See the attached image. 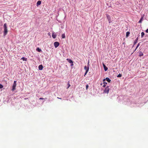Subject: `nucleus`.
Masks as SVG:
<instances>
[{
  "label": "nucleus",
  "mask_w": 148,
  "mask_h": 148,
  "mask_svg": "<svg viewBox=\"0 0 148 148\" xmlns=\"http://www.w3.org/2000/svg\"><path fill=\"white\" fill-rule=\"evenodd\" d=\"M103 65L104 68V70L105 71H106L108 70V68L106 66V65L104 64H103Z\"/></svg>",
  "instance_id": "nucleus-11"
},
{
  "label": "nucleus",
  "mask_w": 148,
  "mask_h": 148,
  "mask_svg": "<svg viewBox=\"0 0 148 148\" xmlns=\"http://www.w3.org/2000/svg\"><path fill=\"white\" fill-rule=\"evenodd\" d=\"M122 76V75L121 74H119L117 75L118 77H121Z\"/></svg>",
  "instance_id": "nucleus-21"
},
{
  "label": "nucleus",
  "mask_w": 148,
  "mask_h": 148,
  "mask_svg": "<svg viewBox=\"0 0 148 148\" xmlns=\"http://www.w3.org/2000/svg\"><path fill=\"white\" fill-rule=\"evenodd\" d=\"M3 87V86L1 84H0V88H2Z\"/></svg>",
  "instance_id": "nucleus-22"
},
{
  "label": "nucleus",
  "mask_w": 148,
  "mask_h": 148,
  "mask_svg": "<svg viewBox=\"0 0 148 148\" xmlns=\"http://www.w3.org/2000/svg\"><path fill=\"white\" fill-rule=\"evenodd\" d=\"M16 81H14L13 85L12 87V91H14L16 89Z\"/></svg>",
  "instance_id": "nucleus-2"
},
{
  "label": "nucleus",
  "mask_w": 148,
  "mask_h": 148,
  "mask_svg": "<svg viewBox=\"0 0 148 148\" xmlns=\"http://www.w3.org/2000/svg\"><path fill=\"white\" fill-rule=\"evenodd\" d=\"M109 89L108 88V87H107L106 88L104 92L105 93H108L109 92Z\"/></svg>",
  "instance_id": "nucleus-6"
},
{
  "label": "nucleus",
  "mask_w": 148,
  "mask_h": 148,
  "mask_svg": "<svg viewBox=\"0 0 148 148\" xmlns=\"http://www.w3.org/2000/svg\"><path fill=\"white\" fill-rule=\"evenodd\" d=\"M84 69L86 71V72L85 73V75L84 76H85L86 74L88 72L89 69V67H87L86 66H84Z\"/></svg>",
  "instance_id": "nucleus-3"
},
{
  "label": "nucleus",
  "mask_w": 148,
  "mask_h": 148,
  "mask_svg": "<svg viewBox=\"0 0 148 148\" xmlns=\"http://www.w3.org/2000/svg\"><path fill=\"white\" fill-rule=\"evenodd\" d=\"M56 35L54 32L52 33V37L53 38H55L56 37Z\"/></svg>",
  "instance_id": "nucleus-9"
},
{
  "label": "nucleus",
  "mask_w": 148,
  "mask_h": 148,
  "mask_svg": "<svg viewBox=\"0 0 148 148\" xmlns=\"http://www.w3.org/2000/svg\"><path fill=\"white\" fill-rule=\"evenodd\" d=\"M105 80H106L108 82H110L111 81V80L108 77H106L105 79Z\"/></svg>",
  "instance_id": "nucleus-12"
},
{
  "label": "nucleus",
  "mask_w": 148,
  "mask_h": 148,
  "mask_svg": "<svg viewBox=\"0 0 148 148\" xmlns=\"http://www.w3.org/2000/svg\"><path fill=\"white\" fill-rule=\"evenodd\" d=\"M41 3V2L40 1H37L36 3V6H38L39 5H40Z\"/></svg>",
  "instance_id": "nucleus-10"
},
{
  "label": "nucleus",
  "mask_w": 148,
  "mask_h": 148,
  "mask_svg": "<svg viewBox=\"0 0 148 148\" xmlns=\"http://www.w3.org/2000/svg\"><path fill=\"white\" fill-rule=\"evenodd\" d=\"M21 59L23 60L24 61H26L27 60V58L24 57H23Z\"/></svg>",
  "instance_id": "nucleus-15"
},
{
  "label": "nucleus",
  "mask_w": 148,
  "mask_h": 148,
  "mask_svg": "<svg viewBox=\"0 0 148 148\" xmlns=\"http://www.w3.org/2000/svg\"><path fill=\"white\" fill-rule=\"evenodd\" d=\"M57 98L59 99H61V98H60L58 97H57Z\"/></svg>",
  "instance_id": "nucleus-29"
},
{
  "label": "nucleus",
  "mask_w": 148,
  "mask_h": 148,
  "mask_svg": "<svg viewBox=\"0 0 148 148\" xmlns=\"http://www.w3.org/2000/svg\"><path fill=\"white\" fill-rule=\"evenodd\" d=\"M105 80V79H104L103 80V84L104 85H105L106 84H107V83L106 82H104Z\"/></svg>",
  "instance_id": "nucleus-20"
},
{
  "label": "nucleus",
  "mask_w": 148,
  "mask_h": 148,
  "mask_svg": "<svg viewBox=\"0 0 148 148\" xmlns=\"http://www.w3.org/2000/svg\"><path fill=\"white\" fill-rule=\"evenodd\" d=\"M69 83H68V87L67 88H69V87L70 86V85L69 84V82H68Z\"/></svg>",
  "instance_id": "nucleus-23"
},
{
  "label": "nucleus",
  "mask_w": 148,
  "mask_h": 148,
  "mask_svg": "<svg viewBox=\"0 0 148 148\" xmlns=\"http://www.w3.org/2000/svg\"><path fill=\"white\" fill-rule=\"evenodd\" d=\"M66 60L69 62V63L71 64V66H72L73 65V61L67 58Z\"/></svg>",
  "instance_id": "nucleus-4"
},
{
  "label": "nucleus",
  "mask_w": 148,
  "mask_h": 148,
  "mask_svg": "<svg viewBox=\"0 0 148 148\" xmlns=\"http://www.w3.org/2000/svg\"><path fill=\"white\" fill-rule=\"evenodd\" d=\"M146 32L147 33H148V29L146 30Z\"/></svg>",
  "instance_id": "nucleus-26"
},
{
  "label": "nucleus",
  "mask_w": 148,
  "mask_h": 148,
  "mask_svg": "<svg viewBox=\"0 0 148 148\" xmlns=\"http://www.w3.org/2000/svg\"><path fill=\"white\" fill-rule=\"evenodd\" d=\"M88 84H87L86 86V89H87L88 88Z\"/></svg>",
  "instance_id": "nucleus-25"
},
{
  "label": "nucleus",
  "mask_w": 148,
  "mask_h": 148,
  "mask_svg": "<svg viewBox=\"0 0 148 148\" xmlns=\"http://www.w3.org/2000/svg\"><path fill=\"white\" fill-rule=\"evenodd\" d=\"M44 99L42 98H39V99Z\"/></svg>",
  "instance_id": "nucleus-27"
},
{
  "label": "nucleus",
  "mask_w": 148,
  "mask_h": 148,
  "mask_svg": "<svg viewBox=\"0 0 148 148\" xmlns=\"http://www.w3.org/2000/svg\"><path fill=\"white\" fill-rule=\"evenodd\" d=\"M43 67L42 65H39L38 66V69L40 70H41L43 69Z\"/></svg>",
  "instance_id": "nucleus-8"
},
{
  "label": "nucleus",
  "mask_w": 148,
  "mask_h": 148,
  "mask_svg": "<svg viewBox=\"0 0 148 148\" xmlns=\"http://www.w3.org/2000/svg\"><path fill=\"white\" fill-rule=\"evenodd\" d=\"M130 34V33L129 32H127L126 34V36L127 37L128 36H129Z\"/></svg>",
  "instance_id": "nucleus-19"
},
{
  "label": "nucleus",
  "mask_w": 148,
  "mask_h": 148,
  "mask_svg": "<svg viewBox=\"0 0 148 148\" xmlns=\"http://www.w3.org/2000/svg\"><path fill=\"white\" fill-rule=\"evenodd\" d=\"M139 45V44H138V45L137 46V47H136V49L137 48V47H138Z\"/></svg>",
  "instance_id": "nucleus-28"
},
{
  "label": "nucleus",
  "mask_w": 148,
  "mask_h": 148,
  "mask_svg": "<svg viewBox=\"0 0 148 148\" xmlns=\"http://www.w3.org/2000/svg\"><path fill=\"white\" fill-rule=\"evenodd\" d=\"M143 56V54L142 52L140 51L139 53V56L140 57L142 56Z\"/></svg>",
  "instance_id": "nucleus-14"
},
{
  "label": "nucleus",
  "mask_w": 148,
  "mask_h": 148,
  "mask_svg": "<svg viewBox=\"0 0 148 148\" xmlns=\"http://www.w3.org/2000/svg\"><path fill=\"white\" fill-rule=\"evenodd\" d=\"M138 40V38H137V39H136V40H135V41H134V44H135L136 43V42H137V40Z\"/></svg>",
  "instance_id": "nucleus-24"
},
{
  "label": "nucleus",
  "mask_w": 148,
  "mask_h": 148,
  "mask_svg": "<svg viewBox=\"0 0 148 148\" xmlns=\"http://www.w3.org/2000/svg\"><path fill=\"white\" fill-rule=\"evenodd\" d=\"M144 32H142L141 33V36L142 38H143L144 36Z\"/></svg>",
  "instance_id": "nucleus-18"
},
{
  "label": "nucleus",
  "mask_w": 148,
  "mask_h": 148,
  "mask_svg": "<svg viewBox=\"0 0 148 148\" xmlns=\"http://www.w3.org/2000/svg\"><path fill=\"white\" fill-rule=\"evenodd\" d=\"M4 28V32L3 35L4 36H5L7 34L8 29L7 24L6 23H5L3 25Z\"/></svg>",
  "instance_id": "nucleus-1"
},
{
  "label": "nucleus",
  "mask_w": 148,
  "mask_h": 148,
  "mask_svg": "<svg viewBox=\"0 0 148 148\" xmlns=\"http://www.w3.org/2000/svg\"><path fill=\"white\" fill-rule=\"evenodd\" d=\"M62 38H65V34H62Z\"/></svg>",
  "instance_id": "nucleus-17"
},
{
  "label": "nucleus",
  "mask_w": 148,
  "mask_h": 148,
  "mask_svg": "<svg viewBox=\"0 0 148 148\" xmlns=\"http://www.w3.org/2000/svg\"><path fill=\"white\" fill-rule=\"evenodd\" d=\"M59 45V43L58 42H55L54 43V45L55 48L57 47Z\"/></svg>",
  "instance_id": "nucleus-5"
},
{
  "label": "nucleus",
  "mask_w": 148,
  "mask_h": 148,
  "mask_svg": "<svg viewBox=\"0 0 148 148\" xmlns=\"http://www.w3.org/2000/svg\"><path fill=\"white\" fill-rule=\"evenodd\" d=\"M36 51H37L39 52H40L42 51L41 49H40L39 48H37L36 49Z\"/></svg>",
  "instance_id": "nucleus-13"
},
{
  "label": "nucleus",
  "mask_w": 148,
  "mask_h": 148,
  "mask_svg": "<svg viewBox=\"0 0 148 148\" xmlns=\"http://www.w3.org/2000/svg\"><path fill=\"white\" fill-rule=\"evenodd\" d=\"M143 17H142L140 19V20H139V23H142V21L143 20Z\"/></svg>",
  "instance_id": "nucleus-16"
},
{
  "label": "nucleus",
  "mask_w": 148,
  "mask_h": 148,
  "mask_svg": "<svg viewBox=\"0 0 148 148\" xmlns=\"http://www.w3.org/2000/svg\"><path fill=\"white\" fill-rule=\"evenodd\" d=\"M106 16L107 17V19H108V21H109V23H110L111 21V18L110 16L108 14H106Z\"/></svg>",
  "instance_id": "nucleus-7"
}]
</instances>
